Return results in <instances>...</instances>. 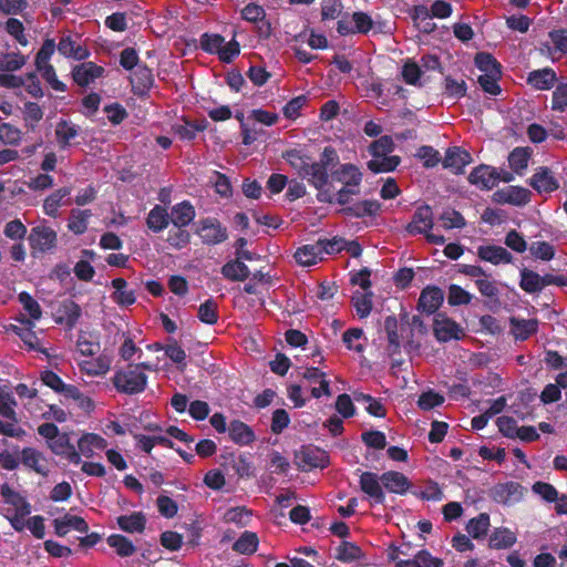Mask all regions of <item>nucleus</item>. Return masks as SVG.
Here are the masks:
<instances>
[{"label": "nucleus", "instance_id": "14", "mask_svg": "<svg viewBox=\"0 0 567 567\" xmlns=\"http://www.w3.org/2000/svg\"><path fill=\"white\" fill-rule=\"evenodd\" d=\"M467 181L482 190H489L497 185L496 167L481 164L472 169Z\"/></svg>", "mask_w": 567, "mask_h": 567}, {"label": "nucleus", "instance_id": "45", "mask_svg": "<svg viewBox=\"0 0 567 567\" xmlns=\"http://www.w3.org/2000/svg\"><path fill=\"white\" fill-rule=\"evenodd\" d=\"M110 547L114 548L120 557H130L136 551L133 542L121 534H112L106 539Z\"/></svg>", "mask_w": 567, "mask_h": 567}, {"label": "nucleus", "instance_id": "1", "mask_svg": "<svg viewBox=\"0 0 567 567\" xmlns=\"http://www.w3.org/2000/svg\"><path fill=\"white\" fill-rule=\"evenodd\" d=\"M282 156L301 178L318 190V202L332 204L333 196L329 188V169L339 164V154L334 147L326 146L317 162H312L309 155L302 154L298 150H289Z\"/></svg>", "mask_w": 567, "mask_h": 567}, {"label": "nucleus", "instance_id": "16", "mask_svg": "<svg viewBox=\"0 0 567 567\" xmlns=\"http://www.w3.org/2000/svg\"><path fill=\"white\" fill-rule=\"evenodd\" d=\"M472 161L470 152L458 146H452L445 152L443 166L451 169L455 175H461L464 173V167L471 164Z\"/></svg>", "mask_w": 567, "mask_h": 567}, {"label": "nucleus", "instance_id": "37", "mask_svg": "<svg viewBox=\"0 0 567 567\" xmlns=\"http://www.w3.org/2000/svg\"><path fill=\"white\" fill-rule=\"evenodd\" d=\"M0 494L7 504L12 505L16 511L21 512L22 515H29L31 513L30 503L8 484L1 486Z\"/></svg>", "mask_w": 567, "mask_h": 567}, {"label": "nucleus", "instance_id": "60", "mask_svg": "<svg viewBox=\"0 0 567 567\" xmlns=\"http://www.w3.org/2000/svg\"><path fill=\"white\" fill-rule=\"evenodd\" d=\"M23 115H24L25 126L33 131L35 128L37 124L42 120L43 111L38 103L27 102V103H24Z\"/></svg>", "mask_w": 567, "mask_h": 567}, {"label": "nucleus", "instance_id": "47", "mask_svg": "<svg viewBox=\"0 0 567 567\" xmlns=\"http://www.w3.org/2000/svg\"><path fill=\"white\" fill-rule=\"evenodd\" d=\"M71 194L70 187H61L51 195H49L43 203L44 213L55 218L58 216L59 207L62 204V199Z\"/></svg>", "mask_w": 567, "mask_h": 567}, {"label": "nucleus", "instance_id": "25", "mask_svg": "<svg viewBox=\"0 0 567 567\" xmlns=\"http://www.w3.org/2000/svg\"><path fill=\"white\" fill-rule=\"evenodd\" d=\"M509 328L516 340L524 341L537 332L538 320L512 317L509 319Z\"/></svg>", "mask_w": 567, "mask_h": 567}, {"label": "nucleus", "instance_id": "30", "mask_svg": "<svg viewBox=\"0 0 567 567\" xmlns=\"http://www.w3.org/2000/svg\"><path fill=\"white\" fill-rule=\"evenodd\" d=\"M517 542L516 534L507 527H496L488 538V547L492 549H507Z\"/></svg>", "mask_w": 567, "mask_h": 567}, {"label": "nucleus", "instance_id": "48", "mask_svg": "<svg viewBox=\"0 0 567 567\" xmlns=\"http://www.w3.org/2000/svg\"><path fill=\"white\" fill-rule=\"evenodd\" d=\"M363 557L362 549L354 543L343 540L337 548L336 558L342 563H352Z\"/></svg>", "mask_w": 567, "mask_h": 567}, {"label": "nucleus", "instance_id": "38", "mask_svg": "<svg viewBox=\"0 0 567 567\" xmlns=\"http://www.w3.org/2000/svg\"><path fill=\"white\" fill-rule=\"evenodd\" d=\"M206 130V121L198 123L184 120L183 123L172 125L173 133L182 141H193L198 132Z\"/></svg>", "mask_w": 567, "mask_h": 567}, {"label": "nucleus", "instance_id": "10", "mask_svg": "<svg viewBox=\"0 0 567 567\" xmlns=\"http://www.w3.org/2000/svg\"><path fill=\"white\" fill-rule=\"evenodd\" d=\"M433 226L432 208L427 204H424L415 209L412 220L405 226V231L410 236L423 235L430 231Z\"/></svg>", "mask_w": 567, "mask_h": 567}, {"label": "nucleus", "instance_id": "42", "mask_svg": "<svg viewBox=\"0 0 567 567\" xmlns=\"http://www.w3.org/2000/svg\"><path fill=\"white\" fill-rule=\"evenodd\" d=\"M79 134V127L65 120H61L55 127V136L59 146L65 150L70 146L71 140L76 137Z\"/></svg>", "mask_w": 567, "mask_h": 567}, {"label": "nucleus", "instance_id": "5", "mask_svg": "<svg viewBox=\"0 0 567 567\" xmlns=\"http://www.w3.org/2000/svg\"><path fill=\"white\" fill-rule=\"evenodd\" d=\"M296 464L301 471L326 468L329 465V455L319 447L305 445L296 453Z\"/></svg>", "mask_w": 567, "mask_h": 567}, {"label": "nucleus", "instance_id": "23", "mask_svg": "<svg viewBox=\"0 0 567 567\" xmlns=\"http://www.w3.org/2000/svg\"><path fill=\"white\" fill-rule=\"evenodd\" d=\"M81 317L80 306L71 300L66 299L62 301L56 310L55 321L61 324H65L69 329H72Z\"/></svg>", "mask_w": 567, "mask_h": 567}, {"label": "nucleus", "instance_id": "12", "mask_svg": "<svg viewBox=\"0 0 567 567\" xmlns=\"http://www.w3.org/2000/svg\"><path fill=\"white\" fill-rule=\"evenodd\" d=\"M359 484L360 489L372 499V504H384L385 493L377 473L361 472Z\"/></svg>", "mask_w": 567, "mask_h": 567}, {"label": "nucleus", "instance_id": "40", "mask_svg": "<svg viewBox=\"0 0 567 567\" xmlns=\"http://www.w3.org/2000/svg\"><path fill=\"white\" fill-rule=\"evenodd\" d=\"M401 163V157L398 155H383L373 157L367 163L368 168L374 173H390L396 169Z\"/></svg>", "mask_w": 567, "mask_h": 567}, {"label": "nucleus", "instance_id": "61", "mask_svg": "<svg viewBox=\"0 0 567 567\" xmlns=\"http://www.w3.org/2000/svg\"><path fill=\"white\" fill-rule=\"evenodd\" d=\"M472 298V295L465 289H463L461 286L455 284L450 285L447 295L449 305L453 307L468 305Z\"/></svg>", "mask_w": 567, "mask_h": 567}, {"label": "nucleus", "instance_id": "50", "mask_svg": "<svg viewBox=\"0 0 567 567\" xmlns=\"http://www.w3.org/2000/svg\"><path fill=\"white\" fill-rule=\"evenodd\" d=\"M165 355L168 357L174 363L178 364L181 372L186 368V352L173 338L168 339V343L164 347Z\"/></svg>", "mask_w": 567, "mask_h": 567}, {"label": "nucleus", "instance_id": "39", "mask_svg": "<svg viewBox=\"0 0 567 567\" xmlns=\"http://www.w3.org/2000/svg\"><path fill=\"white\" fill-rule=\"evenodd\" d=\"M259 538L255 532L245 530L233 544V550L241 555H252L258 550Z\"/></svg>", "mask_w": 567, "mask_h": 567}, {"label": "nucleus", "instance_id": "18", "mask_svg": "<svg viewBox=\"0 0 567 567\" xmlns=\"http://www.w3.org/2000/svg\"><path fill=\"white\" fill-rule=\"evenodd\" d=\"M103 73L104 68L94 62H84L73 68L72 78L79 86L85 87L95 79L102 76Z\"/></svg>", "mask_w": 567, "mask_h": 567}, {"label": "nucleus", "instance_id": "28", "mask_svg": "<svg viewBox=\"0 0 567 567\" xmlns=\"http://www.w3.org/2000/svg\"><path fill=\"white\" fill-rule=\"evenodd\" d=\"M557 81L556 73L550 68H544L540 70H534L528 73L527 83L536 90H549L554 86Z\"/></svg>", "mask_w": 567, "mask_h": 567}, {"label": "nucleus", "instance_id": "15", "mask_svg": "<svg viewBox=\"0 0 567 567\" xmlns=\"http://www.w3.org/2000/svg\"><path fill=\"white\" fill-rule=\"evenodd\" d=\"M444 300L443 290L436 286L425 287L419 297L416 309L426 315H434Z\"/></svg>", "mask_w": 567, "mask_h": 567}, {"label": "nucleus", "instance_id": "35", "mask_svg": "<svg viewBox=\"0 0 567 567\" xmlns=\"http://www.w3.org/2000/svg\"><path fill=\"white\" fill-rule=\"evenodd\" d=\"M489 526V515L487 513H481L467 522L465 529L472 538L481 540L487 536Z\"/></svg>", "mask_w": 567, "mask_h": 567}, {"label": "nucleus", "instance_id": "4", "mask_svg": "<svg viewBox=\"0 0 567 567\" xmlns=\"http://www.w3.org/2000/svg\"><path fill=\"white\" fill-rule=\"evenodd\" d=\"M197 235L208 246L219 245L227 240L228 230L215 217H206L198 221Z\"/></svg>", "mask_w": 567, "mask_h": 567}, {"label": "nucleus", "instance_id": "7", "mask_svg": "<svg viewBox=\"0 0 567 567\" xmlns=\"http://www.w3.org/2000/svg\"><path fill=\"white\" fill-rule=\"evenodd\" d=\"M525 488L517 482L509 481L496 484L491 489V497L494 502L503 505H513L522 501Z\"/></svg>", "mask_w": 567, "mask_h": 567}, {"label": "nucleus", "instance_id": "44", "mask_svg": "<svg viewBox=\"0 0 567 567\" xmlns=\"http://www.w3.org/2000/svg\"><path fill=\"white\" fill-rule=\"evenodd\" d=\"M530 151L528 147H515L508 155V164L511 168L518 175L527 168L530 158Z\"/></svg>", "mask_w": 567, "mask_h": 567}, {"label": "nucleus", "instance_id": "49", "mask_svg": "<svg viewBox=\"0 0 567 567\" xmlns=\"http://www.w3.org/2000/svg\"><path fill=\"white\" fill-rule=\"evenodd\" d=\"M443 85V93L447 97L460 100L466 95L467 85L464 80H456L451 75H446Z\"/></svg>", "mask_w": 567, "mask_h": 567}, {"label": "nucleus", "instance_id": "62", "mask_svg": "<svg viewBox=\"0 0 567 567\" xmlns=\"http://www.w3.org/2000/svg\"><path fill=\"white\" fill-rule=\"evenodd\" d=\"M444 403V396L433 390L423 392L417 400V406L423 411H430Z\"/></svg>", "mask_w": 567, "mask_h": 567}, {"label": "nucleus", "instance_id": "22", "mask_svg": "<svg viewBox=\"0 0 567 567\" xmlns=\"http://www.w3.org/2000/svg\"><path fill=\"white\" fill-rule=\"evenodd\" d=\"M169 216L176 228H184L195 219L196 210L189 200H183L172 207Z\"/></svg>", "mask_w": 567, "mask_h": 567}, {"label": "nucleus", "instance_id": "3", "mask_svg": "<svg viewBox=\"0 0 567 567\" xmlns=\"http://www.w3.org/2000/svg\"><path fill=\"white\" fill-rule=\"evenodd\" d=\"M112 382L117 392L133 395L145 391L147 375L141 370V365L128 364L126 369L114 373Z\"/></svg>", "mask_w": 567, "mask_h": 567}, {"label": "nucleus", "instance_id": "20", "mask_svg": "<svg viewBox=\"0 0 567 567\" xmlns=\"http://www.w3.org/2000/svg\"><path fill=\"white\" fill-rule=\"evenodd\" d=\"M229 439L239 446H247L255 442L254 430L240 420H231L228 425Z\"/></svg>", "mask_w": 567, "mask_h": 567}, {"label": "nucleus", "instance_id": "31", "mask_svg": "<svg viewBox=\"0 0 567 567\" xmlns=\"http://www.w3.org/2000/svg\"><path fill=\"white\" fill-rule=\"evenodd\" d=\"M131 83L135 93L142 94L148 91L154 84L152 69L145 64L138 65L131 76Z\"/></svg>", "mask_w": 567, "mask_h": 567}, {"label": "nucleus", "instance_id": "29", "mask_svg": "<svg viewBox=\"0 0 567 567\" xmlns=\"http://www.w3.org/2000/svg\"><path fill=\"white\" fill-rule=\"evenodd\" d=\"M114 292L111 295L112 300L121 306L128 307L136 301L135 290L127 289V281L124 278H114L112 280Z\"/></svg>", "mask_w": 567, "mask_h": 567}, {"label": "nucleus", "instance_id": "41", "mask_svg": "<svg viewBox=\"0 0 567 567\" xmlns=\"http://www.w3.org/2000/svg\"><path fill=\"white\" fill-rule=\"evenodd\" d=\"M91 216L92 212L90 209H72L68 221V229L74 235L84 234Z\"/></svg>", "mask_w": 567, "mask_h": 567}, {"label": "nucleus", "instance_id": "11", "mask_svg": "<svg viewBox=\"0 0 567 567\" xmlns=\"http://www.w3.org/2000/svg\"><path fill=\"white\" fill-rule=\"evenodd\" d=\"M341 183L343 186H360L363 174L360 168L352 163L338 164L329 169V179Z\"/></svg>", "mask_w": 567, "mask_h": 567}, {"label": "nucleus", "instance_id": "46", "mask_svg": "<svg viewBox=\"0 0 567 567\" xmlns=\"http://www.w3.org/2000/svg\"><path fill=\"white\" fill-rule=\"evenodd\" d=\"M519 287L527 293H538L542 289L540 275L534 270L523 268L520 270Z\"/></svg>", "mask_w": 567, "mask_h": 567}, {"label": "nucleus", "instance_id": "2", "mask_svg": "<svg viewBox=\"0 0 567 567\" xmlns=\"http://www.w3.org/2000/svg\"><path fill=\"white\" fill-rule=\"evenodd\" d=\"M247 239L239 237L235 241L236 258L223 265L220 272L223 277L230 281H245L251 274L244 260L251 261L256 256L251 251H245Z\"/></svg>", "mask_w": 567, "mask_h": 567}, {"label": "nucleus", "instance_id": "6", "mask_svg": "<svg viewBox=\"0 0 567 567\" xmlns=\"http://www.w3.org/2000/svg\"><path fill=\"white\" fill-rule=\"evenodd\" d=\"M433 332L439 342L460 340L464 336L461 326L444 313H436L433 322Z\"/></svg>", "mask_w": 567, "mask_h": 567}, {"label": "nucleus", "instance_id": "57", "mask_svg": "<svg viewBox=\"0 0 567 567\" xmlns=\"http://www.w3.org/2000/svg\"><path fill=\"white\" fill-rule=\"evenodd\" d=\"M353 307L359 318H367L372 310V292L360 293L357 292L352 297Z\"/></svg>", "mask_w": 567, "mask_h": 567}, {"label": "nucleus", "instance_id": "43", "mask_svg": "<svg viewBox=\"0 0 567 567\" xmlns=\"http://www.w3.org/2000/svg\"><path fill=\"white\" fill-rule=\"evenodd\" d=\"M474 62L476 68L484 72V74L502 75V65L491 53H476Z\"/></svg>", "mask_w": 567, "mask_h": 567}, {"label": "nucleus", "instance_id": "51", "mask_svg": "<svg viewBox=\"0 0 567 567\" xmlns=\"http://www.w3.org/2000/svg\"><path fill=\"white\" fill-rule=\"evenodd\" d=\"M76 348L82 355L93 357L100 351L97 337L91 333H81L76 341Z\"/></svg>", "mask_w": 567, "mask_h": 567}, {"label": "nucleus", "instance_id": "52", "mask_svg": "<svg viewBox=\"0 0 567 567\" xmlns=\"http://www.w3.org/2000/svg\"><path fill=\"white\" fill-rule=\"evenodd\" d=\"M218 306L213 298H209L203 302L198 308L197 317L206 324L213 326L218 321Z\"/></svg>", "mask_w": 567, "mask_h": 567}, {"label": "nucleus", "instance_id": "9", "mask_svg": "<svg viewBox=\"0 0 567 567\" xmlns=\"http://www.w3.org/2000/svg\"><path fill=\"white\" fill-rule=\"evenodd\" d=\"M30 247L38 252H47L56 246V233L45 226L33 227L28 236Z\"/></svg>", "mask_w": 567, "mask_h": 567}, {"label": "nucleus", "instance_id": "53", "mask_svg": "<svg viewBox=\"0 0 567 567\" xmlns=\"http://www.w3.org/2000/svg\"><path fill=\"white\" fill-rule=\"evenodd\" d=\"M225 43V38L217 33H203L199 39V48L209 54H218L221 44Z\"/></svg>", "mask_w": 567, "mask_h": 567}, {"label": "nucleus", "instance_id": "24", "mask_svg": "<svg viewBox=\"0 0 567 567\" xmlns=\"http://www.w3.org/2000/svg\"><path fill=\"white\" fill-rule=\"evenodd\" d=\"M477 256L480 259L493 265L511 264L513 260V256L508 250L496 245L480 246Z\"/></svg>", "mask_w": 567, "mask_h": 567}, {"label": "nucleus", "instance_id": "32", "mask_svg": "<svg viewBox=\"0 0 567 567\" xmlns=\"http://www.w3.org/2000/svg\"><path fill=\"white\" fill-rule=\"evenodd\" d=\"M171 216L164 206L155 205L146 217V226L154 233H161L168 227Z\"/></svg>", "mask_w": 567, "mask_h": 567}, {"label": "nucleus", "instance_id": "17", "mask_svg": "<svg viewBox=\"0 0 567 567\" xmlns=\"http://www.w3.org/2000/svg\"><path fill=\"white\" fill-rule=\"evenodd\" d=\"M49 449L58 456L68 460L72 464H80V453L75 450L74 445L70 442L66 433L59 434L54 440L48 442Z\"/></svg>", "mask_w": 567, "mask_h": 567}, {"label": "nucleus", "instance_id": "27", "mask_svg": "<svg viewBox=\"0 0 567 567\" xmlns=\"http://www.w3.org/2000/svg\"><path fill=\"white\" fill-rule=\"evenodd\" d=\"M381 209V204L378 200L374 199H364L361 202H358L351 206H347L342 208V213L346 216L355 217V218H363V217H371L375 216Z\"/></svg>", "mask_w": 567, "mask_h": 567}, {"label": "nucleus", "instance_id": "26", "mask_svg": "<svg viewBox=\"0 0 567 567\" xmlns=\"http://www.w3.org/2000/svg\"><path fill=\"white\" fill-rule=\"evenodd\" d=\"M106 446V440L95 433H85L78 441V452L80 456L83 455L86 458H91L95 450L103 451Z\"/></svg>", "mask_w": 567, "mask_h": 567}, {"label": "nucleus", "instance_id": "63", "mask_svg": "<svg viewBox=\"0 0 567 567\" xmlns=\"http://www.w3.org/2000/svg\"><path fill=\"white\" fill-rule=\"evenodd\" d=\"M21 131L10 123H2L0 125V141L7 145L17 146L21 142Z\"/></svg>", "mask_w": 567, "mask_h": 567}, {"label": "nucleus", "instance_id": "56", "mask_svg": "<svg viewBox=\"0 0 567 567\" xmlns=\"http://www.w3.org/2000/svg\"><path fill=\"white\" fill-rule=\"evenodd\" d=\"M251 515V511H249L245 506H236L227 509L224 515V520L226 523H233L240 527H244L248 524L249 517Z\"/></svg>", "mask_w": 567, "mask_h": 567}, {"label": "nucleus", "instance_id": "64", "mask_svg": "<svg viewBox=\"0 0 567 567\" xmlns=\"http://www.w3.org/2000/svg\"><path fill=\"white\" fill-rule=\"evenodd\" d=\"M551 109L558 112L567 111V83L558 84L551 96Z\"/></svg>", "mask_w": 567, "mask_h": 567}, {"label": "nucleus", "instance_id": "19", "mask_svg": "<svg viewBox=\"0 0 567 567\" xmlns=\"http://www.w3.org/2000/svg\"><path fill=\"white\" fill-rule=\"evenodd\" d=\"M529 185L538 193H551L559 187L553 172L546 167H539L529 179Z\"/></svg>", "mask_w": 567, "mask_h": 567}, {"label": "nucleus", "instance_id": "34", "mask_svg": "<svg viewBox=\"0 0 567 567\" xmlns=\"http://www.w3.org/2000/svg\"><path fill=\"white\" fill-rule=\"evenodd\" d=\"M19 302L22 305L23 309L30 316V319L18 318L17 320L21 323H27L30 327H33L32 320H39L42 317V309L39 302L27 291H22L18 296Z\"/></svg>", "mask_w": 567, "mask_h": 567}, {"label": "nucleus", "instance_id": "21", "mask_svg": "<svg viewBox=\"0 0 567 567\" xmlns=\"http://www.w3.org/2000/svg\"><path fill=\"white\" fill-rule=\"evenodd\" d=\"M383 487L394 494L404 495L411 487L409 478L401 472L388 471L380 476Z\"/></svg>", "mask_w": 567, "mask_h": 567}, {"label": "nucleus", "instance_id": "36", "mask_svg": "<svg viewBox=\"0 0 567 567\" xmlns=\"http://www.w3.org/2000/svg\"><path fill=\"white\" fill-rule=\"evenodd\" d=\"M118 527L126 533H143L146 526V517L142 512L117 517Z\"/></svg>", "mask_w": 567, "mask_h": 567}, {"label": "nucleus", "instance_id": "59", "mask_svg": "<svg viewBox=\"0 0 567 567\" xmlns=\"http://www.w3.org/2000/svg\"><path fill=\"white\" fill-rule=\"evenodd\" d=\"M440 220L442 221V226L444 229H453V228H463L466 225L465 218L463 215L455 209H446L441 216Z\"/></svg>", "mask_w": 567, "mask_h": 567}, {"label": "nucleus", "instance_id": "54", "mask_svg": "<svg viewBox=\"0 0 567 567\" xmlns=\"http://www.w3.org/2000/svg\"><path fill=\"white\" fill-rule=\"evenodd\" d=\"M384 330L386 332L389 349L392 353L400 350V336L398 333V320L394 316H388L384 320Z\"/></svg>", "mask_w": 567, "mask_h": 567}, {"label": "nucleus", "instance_id": "13", "mask_svg": "<svg viewBox=\"0 0 567 567\" xmlns=\"http://www.w3.org/2000/svg\"><path fill=\"white\" fill-rule=\"evenodd\" d=\"M20 462L34 473L47 477L50 473L49 461L45 455L34 447H23L20 453Z\"/></svg>", "mask_w": 567, "mask_h": 567}, {"label": "nucleus", "instance_id": "58", "mask_svg": "<svg viewBox=\"0 0 567 567\" xmlns=\"http://www.w3.org/2000/svg\"><path fill=\"white\" fill-rule=\"evenodd\" d=\"M532 491L548 503H556L559 499L557 488L550 483L537 481L532 485Z\"/></svg>", "mask_w": 567, "mask_h": 567}, {"label": "nucleus", "instance_id": "55", "mask_svg": "<svg viewBox=\"0 0 567 567\" xmlns=\"http://www.w3.org/2000/svg\"><path fill=\"white\" fill-rule=\"evenodd\" d=\"M395 145L390 135H382L380 138L373 141L369 146V153L372 157H380L393 152Z\"/></svg>", "mask_w": 567, "mask_h": 567}, {"label": "nucleus", "instance_id": "33", "mask_svg": "<svg viewBox=\"0 0 567 567\" xmlns=\"http://www.w3.org/2000/svg\"><path fill=\"white\" fill-rule=\"evenodd\" d=\"M319 240L299 247L295 252L296 261L301 266H311L322 260V252Z\"/></svg>", "mask_w": 567, "mask_h": 567}, {"label": "nucleus", "instance_id": "8", "mask_svg": "<svg viewBox=\"0 0 567 567\" xmlns=\"http://www.w3.org/2000/svg\"><path fill=\"white\" fill-rule=\"evenodd\" d=\"M492 198L494 203L499 205L524 206L530 200V192L522 186H506L497 189Z\"/></svg>", "mask_w": 567, "mask_h": 567}]
</instances>
